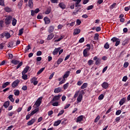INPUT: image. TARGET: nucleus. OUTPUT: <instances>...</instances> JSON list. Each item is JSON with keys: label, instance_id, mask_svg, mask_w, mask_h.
Masks as SVG:
<instances>
[{"label": "nucleus", "instance_id": "7c9ffc66", "mask_svg": "<svg viewBox=\"0 0 130 130\" xmlns=\"http://www.w3.org/2000/svg\"><path fill=\"white\" fill-rule=\"evenodd\" d=\"M87 49H85L84 50H83V56H84V57H87L88 56V52H87Z\"/></svg>", "mask_w": 130, "mask_h": 130}, {"label": "nucleus", "instance_id": "2eb2a0df", "mask_svg": "<svg viewBox=\"0 0 130 130\" xmlns=\"http://www.w3.org/2000/svg\"><path fill=\"white\" fill-rule=\"evenodd\" d=\"M58 7H59V8H60V9H62V10H64V9H66V8H67V6H66L63 3H60L58 4Z\"/></svg>", "mask_w": 130, "mask_h": 130}, {"label": "nucleus", "instance_id": "72a5a7b5", "mask_svg": "<svg viewBox=\"0 0 130 130\" xmlns=\"http://www.w3.org/2000/svg\"><path fill=\"white\" fill-rule=\"evenodd\" d=\"M20 62V61H18L17 60L13 59L11 61V63L13 64H15V66L17 64H18V63Z\"/></svg>", "mask_w": 130, "mask_h": 130}, {"label": "nucleus", "instance_id": "8fccbe9b", "mask_svg": "<svg viewBox=\"0 0 130 130\" xmlns=\"http://www.w3.org/2000/svg\"><path fill=\"white\" fill-rule=\"evenodd\" d=\"M110 46H109V44H108V43H106L105 44V45H104V48L105 49H108V48H109Z\"/></svg>", "mask_w": 130, "mask_h": 130}, {"label": "nucleus", "instance_id": "393cba45", "mask_svg": "<svg viewBox=\"0 0 130 130\" xmlns=\"http://www.w3.org/2000/svg\"><path fill=\"white\" fill-rule=\"evenodd\" d=\"M83 99V95L82 94H79L77 98V102L80 103L82 101Z\"/></svg>", "mask_w": 130, "mask_h": 130}, {"label": "nucleus", "instance_id": "c85d7f7f", "mask_svg": "<svg viewBox=\"0 0 130 130\" xmlns=\"http://www.w3.org/2000/svg\"><path fill=\"white\" fill-rule=\"evenodd\" d=\"M28 6L31 9H32V8H33V0H29L28 1Z\"/></svg>", "mask_w": 130, "mask_h": 130}, {"label": "nucleus", "instance_id": "5fc2aeb1", "mask_svg": "<svg viewBox=\"0 0 130 130\" xmlns=\"http://www.w3.org/2000/svg\"><path fill=\"white\" fill-rule=\"evenodd\" d=\"M63 39V37H62V36H61L59 39L55 40L54 42H59V41H60V40H61Z\"/></svg>", "mask_w": 130, "mask_h": 130}, {"label": "nucleus", "instance_id": "680f3d73", "mask_svg": "<svg viewBox=\"0 0 130 130\" xmlns=\"http://www.w3.org/2000/svg\"><path fill=\"white\" fill-rule=\"evenodd\" d=\"M79 93H80V91H76L74 98H77L78 97V95H79Z\"/></svg>", "mask_w": 130, "mask_h": 130}, {"label": "nucleus", "instance_id": "b1692460", "mask_svg": "<svg viewBox=\"0 0 130 130\" xmlns=\"http://www.w3.org/2000/svg\"><path fill=\"white\" fill-rule=\"evenodd\" d=\"M60 122H61V120H60L56 121L53 124L54 126H57L58 125H59V124H60Z\"/></svg>", "mask_w": 130, "mask_h": 130}, {"label": "nucleus", "instance_id": "1a4fd4ad", "mask_svg": "<svg viewBox=\"0 0 130 130\" xmlns=\"http://www.w3.org/2000/svg\"><path fill=\"white\" fill-rule=\"evenodd\" d=\"M102 88H103L104 89H107V88H108V87H109V84H108V82H104L102 84Z\"/></svg>", "mask_w": 130, "mask_h": 130}, {"label": "nucleus", "instance_id": "6e6d98bb", "mask_svg": "<svg viewBox=\"0 0 130 130\" xmlns=\"http://www.w3.org/2000/svg\"><path fill=\"white\" fill-rule=\"evenodd\" d=\"M99 119H100V116L98 115L95 118L94 122H95V123H96V122H98V120H99Z\"/></svg>", "mask_w": 130, "mask_h": 130}, {"label": "nucleus", "instance_id": "cd10ccee", "mask_svg": "<svg viewBox=\"0 0 130 130\" xmlns=\"http://www.w3.org/2000/svg\"><path fill=\"white\" fill-rule=\"evenodd\" d=\"M38 111H39V108L35 109L32 111H31V112L30 113L31 115H34V114H35V113H37V112H38Z\"/></svg>", "mask_w": 130, "mask_h": 130}, {"label": "nucleus", "instance_id": "09e8293b", "mask_svg": "<svg viewBox=\"0 0 130 130\" xmlns=\"http://www.w3.org/2000/svg\"><path fill=\"white\" fill-rule=\"evenodd\" d=\"M37 19H38L39 20H41L43 19V16L41 14H38Z\"/></svg>", "mask_w": 130, "mask_h": 130}, {"label": "nucleus", "instance_id": "49530a36", "mask_svg": "<svg viewBox=\"0 0 130 130\" xmlns=\"http://www.w3.org/2000/svg\"><path fill=\"white\" fill-rule=\"evenodd\" d=\"M0 6L2 7H5L6 5H5V0H0Z\"/></svg>", "mask_w": 130, "mask_h": 130}, {"label": "nucleus", "instance_id": "f03ea898", "mask_svg": "<svg viewBox=\"0 0 130 130\" xmlns=\"http://www.w3.org/2000/svg\"><path fill=\"white\" fill-rule=\"evenodd\" d=\"M111 40L113 43L116 42L115 46H118L119 44H120V39L116 37L112 38Z\"/></svg>", "mask_w": 130, "mask_h": 130}, {"label": "nucleus", "instance_id": "ea45409f", "mask_svg": "<svg viewBox=\"0 0 130 130\" xmlns=\"http://www.w3.org/2000/svg\"><path fill=\"white\" fill-rule=\"evenodd\" d=\"M5 37L7 39L11 38V34L9 32H5Z\"/></svg>", "mask_w": 130, "mask_h": 130}, {"label": "nucleus", "instance_id": "a211bd4d", "mask_svg": "<svg viewBox=\"0 0 130 130\" xmlns=\"http://www.w3.org/2000/svg\"><path fill=\"white\" fill-rule=\"evenodd\" d=\"M81 32V29L79 28H76L74 29V31L73 32V35H78Z\"/></svg>", "mask_w": 130, "mask_h": 130}, {"label": "nucleus", "instance_id": "79ce46f5", "mask_svg": "<svg viewBox=\"0 0 130 130\" xmlns=\"http://www.w3.org/2000/svg\"><path fill=\"white\" fill-rule=\"evenodd\" d=\"M94 8V5H90L87 7L86 10L89 11V10H93Z\"/></svg>", "mask_w": 130, "mask_h": 130}, {"label": "nucleus", "instance_id": "a19ab883", "mask_svg": "<svg viewBox=\"0 0 130 130\" xmlns=\"http://www.w3.org/2000/svg\"><path fill=\"white\" fill-rule=\"evenodd\" d=\"M44 70H45V68H42L40 70L38 71V72H37V75H40V74H41V73H42V72H43V71H44Z\"/></svg>", "mask_w": 130, "mask_h": 130}, {"label": "nucleus", "instance_id": "0e129e2a", "mask_svg": "<svg viewBox=\"0 0 130 130\" xmlns=\"http://www.w3.org/2000/svg\"><path fill=\"white\" fill-rule=\"evenodd\" d=\"M84 41H85V39L84 38H81L79 40V43H83V42H84Z\"/></svg>", "mask_w": 130, "mask_h": 130}, {"label": "nucleus", "instance_id": "e433bc0d", "mask_svg": "<svg viewBox=\"0 0 130 130\" xmlns=\"http://www.w3.org/2000/svg\"><path fill=\"white\" fill-rule=\"evenodd\" d=\"M31 49V47L30 46V45H28L25 48L24 50V53H27V52L28 50Z\"/></svg>", "mask_w": 130, "mask_h": 130}, {"label": "nucleus", "instance_id": "412c9836", "mask_svg": "<svg viewBox=\"0 0 130 130\" xmlns=\"http://www.w3.org/2000/svg\"><path fill=\"white\" fill-rule=\"evenodd\" d=\"M61 92V88L57 87L54 89V93H60Z\"/></svg>", "mask_w": 130, "mask_h": 130}, {"label": "nucleus", "instance_id": "0eeeda50", "mask_svg": "<svg viewBox=\"0 0 130 130\" xmlns=\"http://www.w3.org/2000/svg\"><path fill=\"white\" fill-rule=\"evenodd\" d=\"M37 80V78L35 77H33L32 79L30 80V83H33L34 86H36L37 84H38V81H36Z\"/></svg>", "mask_w": 130, "mask_h": 130}, {"label": "nucleus", "instance_id": "bb28decb", "mask_svg": "<svg viewBox=\"0 0 130 130\" xmlns=\"http://www.w3.org/2000/svg\"><path fill=\"white\" fill-rule=\"evenodd\" d=\"M51 12V8L49 7L47 9V10L45 11V15H49Z\"/></svg>", "mask_w": 130, "mask_h": 130}, {"label": "nucleus", "instance_id": "58836bf2", "mask_svg": "<svg viewBox=\"0 0 130 130\" xmlns=\"http://www.w3.org/2000/svg\"><path fill=\"white\" fill-rule=\"evenodd\" d=\"M62 61H63V58H59L57 61V64H60Z\"/></svg>", "mask_w": 130, "mask_h": 130}, {"label": "nucleus", "instance_id": "4c0bfd02", "mask_svg": "<svg viewBox=\"0 0 130 130\" xmlns=\"http://www.w3.org/2000/svg\"><path fill=\"white\" fill-rule=\"evenodd\" d=\"M8 98H9V100H10V101H11V102H15V100H14V98H13V95L10 94L8 96Z\"/></svg>", "mask_w": 130, "mask_h": 130}, {"label": "nucleus", "instance_id": "bf43d9fd", "mask_svg": "<svg viewBox=\"0 0 130 130\" xmlns=\"http://www.w3.org/2000/svg\"><path fill=\"white\" fill-rule=\"evenodd\" d=\"M75 24H76V22H75V21H73L71 23L67 24V26H71V27H73L75 25Z\"/></svg>", "mask_w": 130, "mask_h": 130}, {"label": "nucleus", "instance_id": "c03bdc74", "mask_svg": "<svg viewBox=\"0 0 130 130\" xmlns=\"http://www.w3.org/2000/svg\"><path fill=\"white\" fill-rule=\"evenodd\" d=\"M22 66H23V62L21 61L20 62L18 63V64L17 65V66L16 67V70H18V69L20 68V67H22Z\"/></svg>", "mask_w": 130, "mask_h": 130}, {"label": "nucleus", "instance_id": "4d7b16f0", "mask_svg": "<svg viewBox=\"0 0 130 130\" xmlns=\"http://www.w3.org/2000/svg\"><path fill=\"white\" fill-rule=\"evenodd\" d=\"M103 3V0H98L96 2V5L99 6V5H101Z\"/></svg>", "mask_w": 130, "mask_h": 130}, {"label": "nucleus", "instance_id": "052dcab7", "mask_svg": "<svg viewBox=\"0 0 130 130\" xmlns=\"http://www.w3.org/2000/svg\"><path fill=\"white\" fill-rule=\"evenodd\" d=\"M31 116H32V115H31V113L29 114H27L26 116V120H28V119H30V118L31 117Z\"/></svg>", "mask_w": 130, "mask_h": 130}, {"label": "nucleus", "instance_id": "13d9d810", "mask_svg": "<svg viewBox=\"0 0 130 130\" xmlns=\"http://www.w3.org/2000/svg\"><path fill=\"white\" fill-rule=\"evenodd\" d=\"M94 40H98V39L99 38V34H95L94 35Z\"/></svg>", "mask_w": 130, "mask_h": 130}, {"label": "nucleus", "instance_id": "de8ad7c7", "mask_svg": "<svg viewBox=\"0 0 130 130\" xmlns=\"http://www.w3.org/2000/svg\"><path fill=\"white\" fill-rule=\"evenodd\" d=\"M68 87H69V83H67L66 84H64L63 86V88L64 90H67L68 89Z\"/></svg>", "mask_w": 130, "mask_h": 130}, {"label": "nucleus", "instance_id": "f704fd0d", "mask_svg": "<svg viewBox=\"0 0 130 130\" xmlns=\"http://www.w3.org/2000/svg\"><path fill=\"white\" fill-rule=\"evenodd\" d=\"M16 24L17 20L15 18H13L12 22V24L13 25V26H16Z\"/></svg>", "mask_w": 130, "mask_h": 130}, {"label": "nucleus", "instance_id": "dca6fc26", "mask_svg": "<svg viewBox=\"0 0 130 130\" xmlns=\"http://www.w3.org/2000/svg\"><path fill=\"white\" fill-rule=\"evenodd\" d=\"M3 106L6 109L8 108V107H9V106H10V101H6L5 102H4V103L3 104Z\"/></svg>", "mask_w": 130, "mask_h": 130}, {"label": "nucleus", "instance_id": "4be33fe9", "mask_svg": "<svg viewBox=\"0 0 130 130\" xmlns=\"http://www.w3.org/2000/svg\"><path fill=\"white\" fill-rule=\"evenodd\" d=\"M71 74V71H67L65 74L63 76V79H66V78H68L70 74Z\"/></svg>", "mask_w": 130, "mask_h": 130}, {"label": "nucleus", "instance_id": "f257e3e1", "mask_svg": "<svg viewBox=\"0 0 130 130\" xmlns=\"http://www.w3.org/2000/svg\"><path fill=\"white\" fill-rule=\"evenodd\" d=\"M60 97H61L60 94L54 96L53 99L50 102V104H52V106H58V101L60 99Z\"/></svg>", "mask_w": 130, "mask_h": 130}, {"label": "nucleus", "instance_id": "20e7f679", "mask_svg": "<svg viewBox=\"0 0 130 130\" xmlns=\"http://www.w3.org/2000/svg\"><path fill=\"white\" fill-rule=\"evenodd\" d=\"M19 84H20V80H19V79H17L12 83L11 86L12 88H14V89H15L16 87H18V86H19Z\"/></svg>", "mask_w": 130, "mask_h": 130}, {"label": "nucleus", "instance_id": "c9c22d12", "mask_svg": "<svg viewBox=\"0 0 130 130\" xmlns=\"http://www.w3.org/2000/svg\"><path fill=\"white\" fill-rule=\"evenodd\" d=\"M12 46H14V42L11 41L8 43V47L11 48V47H12Z\"/></svg>", "mask_w": 130, "mask_h": 130}, {"label": "nucleus", "instance_id": "423d86ee", "mask_svg": "<svg viewBox=\"0 0 130 130\" xmlns=\"http://www.w3.org/2000/svg\"><path fill=\"white\" fill-rule=\"evenodd\" d=\"M93 60H95V64H96V66L101 63V59L98 58L97 56L93 57Z\"/></svg>", "mask_w": 130, "mask_h": 130}, {"label": "nucleus", "instance_id": "864d4df0", "mask_svg": "<svg viewBox=\"0 0 130 130\" xmlns=\"http://www.w3.org/2000/svg\"><path fill=\"white\" fill-rule=\"evenodd\" d=\"M63 113H64V110H62L59 112V113L57 115V116H60V115H62V114H63Z\"/></svg>", "mask_w": 130, "mask_h": 130}, {"label": "nucleus", "instance_id": "e2e57ef3", "mask_svg": "<svg viewBox=\"0 0 130 130\" xmlns=\"http://www.w3.org/2000/svg\"><path fill=\"white\" fill-rule=\"evenodd\" d=\"M85 89L84 90H81L80 91L79 95H82V96H83V95H85Z\"/></svg>", "mask_w": 130, "mask_h": 130}, {"label": "nucleus", "instance_id": "6ab92c4d", "mask_svg": "<svg viewBox=\"0 0 130 130\" xmlns=\"http://www.w3.org/2000/svg\"><path fill=\"white\" fill-rule=\"evenodd\" d=\"M53 37H54V34L52 32V33H51L50 34L48 37H47V40H51V39H52V38H53Z\"/></svg>", "mask_w": 130, "mask_h": 130}, {"label": "nucleus", "instance_id": "5701e85b", "mask_svg": "<svg viewBox=\"0 0 130 130\" xmlns=\"http://www.w3.org/2000/svg\"><path fill=\"white\" fill-rule=\"evenodd\" d=\"M9 85H10V82H5L4 83H3V85H2V88L3 89H5V88H7V87H8V86H9Z\"/></svg>", "mask_w": 130, "mask_h": 130}, {"label": "nucleus", "instance_id": "37998d69", "mask_svg": "<svg viewBox=\"0 0 130 130\" xmlns=\"http://www.w3.org/2000/svg\"><path fill=\"white\" fill-rule=\"evenodd\" d=\"M22 78L23 80H27L28 79V76L26 74H22Z\"/></svg>", "mask_w": 130, "mask_h": 130}, {"label": "nucleus", "instance_id": "f3484780", "mask_svg": "<svg viewBox=\"0 0 130 130\" xmlns=\"http://www.w3.org/2000/svg\"><path fill=\"white\" fill-rule=\"evenodd\" d=\"M83 118H84L83 115H80L77 117V119L76 120V122H81L82 120H83Z\"/></svg>", "mask_w": 130, "mask_h": 130}, {"label": "nucleus", "instance_id": "4468645a", "mask_svg": "<svg viewBox=\"0 0 130 130\" xmlns=\"http://www.w3.org/2000/svg\"><path fill=\"white\" fill-rule=\"evenodd\" d=\"M35 121H36V119L32 118L27 123V125H32V124H33Z\"/></svg>", "mask_w": 130, "mask_h": 130}, {"label": "nucleus", "instance_id": "f8f14e48", "mask_svg": "<svg viewBox=\"0 0 130 130\" xmlns=\"http://www.w3.org/2000/svg\"><path fill=\"white\" fill-rule=\"evenodd\" d=\"M61 48L59 47V48H56L54 51H53L52 53L53 54V55H56V54H57L58 53V52L59 51V50H60Z\"/></svg>", "mask_w": 130, "mask_h": 130}, {"label": "nucleus", "instance_id": "ddd939ff", "mask_svg": "<svg viewBox=\"0 0 130 130\" xmlns=\"http://www.w3.org/2000/svg\"><path fill=\"white\" fill-rule=\"evenodd\" d=\"M44 21L45 22V24H48L50 23V19L48 18L47 17H45L44 18Z\"/></svg>", "mask_w": 130, "mask_h": 130}, {"label": "nucleus", "instance_id": "9b49d317", "mask_svg": "<svg viewBox=\"0 0 130 130\" xmlns=\"http://www.w3.org/2000/svg\"><path fill=\"white\" fill-rule=\"evenodd\" d=\"M30 69V67L26 66L23 70V71L22 72V75H24L25 74H27L28 73V71H29Z\"/></svg>", "mask_w": 130, "mask_h": 130}, {"label": "nucleus", "instance_id": "c756f323", "mask_svg": "<svg viewBox=\"0 0 130 130\" xmlns=\"http://www.w3.org/2000/svg\"><path fill=\"white\" fill-rule=\"evenodd\" d=\"M87 87H88V84L87 83H84L80 88L81 89H86Z\"/></svg>", "mask_w": 130, "mask_h": 130}, {"label": "nucleus", "instance_id": "aec40b11", "mask_svg": "<svg viewBox=\"0 0 130 130\" xmlns=\"http://www.w3.org/2000/svg\"><path fill=\"white\" fill-rule=\"evenodd\" d=\"M48 31L49 33H52V31H54V26H53V25L50 26Z\"/></svg>", "mask_w": 130, "mask_h": 130}, {"label": "nucleus", "instance_id": "9d476101", "mask_svg": "<svg viewBox=\"0 0 130 130\" xmlns=\"http://www.w3.org/2000/svg\"><path fill=\"white\" fill-rule=\"evenodd\" d=\"M126 101V98H122L120 100L119 103L120 106H122V105L124 104V103H125Z\"/></svg>", "mask_w": 130, "mask_h": 130}, {"label": "nucleus", "instance_id": "39448f33", "mask_svg": "<svg viewBox=\"0 0 130 130\" xmlns=\"http://www.w3.org/2000/svg\"><path fill=\"white\" fill-rule=\"evenodd\" d=\"M12 22V16H9L5 19V24L6 25H10Z\"/></svg>", "mask_w": 130, "mask_h": 130}, {"label": "nucleus", "instance_id": "473e14b6", "mask_svg": "<svg viewBox=\"0 0 130 130\" xmlns=\"http://www.w3.org/2000/svg\"><path fill=\"white\" fill-rule=\"evenodd\" d=\"M4 20H0V30H2L3 28H4Z\"/></svg>", "mask_w": 130, "mask_h": 130}, {"label": "nucleus", "instance_id": "6e6552de", "mask_svg": "<svg viewBox=\"0 0 130 130\" xmlns=\"http://www.w3.org/2000/svg\"><path fill=\"white\" fill-rule=\"evenodd\" d=\"M81 3V0H78L77 2L75 3V7L76 8H79V7H80V8H79V10H82L83 9V6L81 5H79Z\"/></svg>", "mask_w": 130, "mask_h": 130}, {"label": "nucleus", "instance_id": "69168bd1", "mask_svg": "<svg viewBox=\"0 0 130 130\" xmlns=\"http://www.w3.org/2000/svg\"><path fill=\"white\" fill-rule=\"evenodd\" d=\"M115 7H116V3H114L110 7V9H114Z\"/></svg>", "mask_w": 130, "mask_h": 130}, {"label": "nucleus", "instance_id": "338daca9", "mask_svg": "<svg viewBox=\"0 0 130 130\" xmlns=\"http://www.w3.org/2000/svg\"><path fill=\"white\" fill-rule=\"evenodd\" d=\"M128 62H125L123 64V67L126 68L127 67H128Z\"/></svg>", "mask_w": 130, "mask_h": 130}, {"label": "nucleus", "instance_id": "774afa93", "mask_svg": "<svg viewBox=\"0 0 130 130\" xmlns=\"http://www.w3.org/2000/svg\"><path fill=\"white\" fill-rule=\"evenodd\" d=\"M83 84V81H78L77 85L78 86H81V85Z\"/></svg>", "mask_w": 130, "mask_h": 130}, {"label": "nucleus", "instance_id": "a18cd8bd", "mask_svg": "<svg viewBox=\"0 0 130 130\" xmlns=\"http://www.w3.org/2000/svg\"><path fill=\"white\" fill-rule=\"evenodd\" d=\"M23 31H24V28H23L19 29V34H18V35H19V36H21V35H23Z\"/></svg>", "mask_w": 130, "mask_h": 130}, {"label": "nucleus", "instance_id": "7ed1b4c3", "mask_svg": "<svg viewBox=\"0 0 130 130\" xmlns=\"http://www.w3.org/2000/svg\"><path fill=\"white\" fill-rule=\"evenodd\" d=\"M42 99H43V97L42 96L39 98L36 101L35 104V105H36V106H37V107H39V106L41 105V103L42 102Z\"/></svg>", "mask_w": 130, "mask_h": 130}, {"label": "nucleus", "instance_id": "a878e982", "mask_svg": "<svg viewBox=\"0 0 130 130\" xmlns=\"http://www.w3.org/2000/svg\"><path fill=\"white\" fill-rule=\"evenodd\" d=\"M4 10L7 13H11L12 11V9L10 8L9 7H6L4 8Z\"/></svg>", "mask_w": 130, "mask_h": 130}, {"label": "nucleus", "instance_id": "3c124183", "mask_svg": "<svg viewBox=\"0 0 130 130\" xmlns=\"http://www.w3.org/2000/svg\"><path fill=\"white\" fill-rule=\"evenodd\" d=\"M104 98V94H101L99 96V100H103Z\"/></svg>", "mask_w": 130, "mask_h": 130}, {"label": "nucleus", "instance_id": "2f4dec72", "mask_svg": "<svg viewBox=\"0 0 130 130\" xmlns=\"http://www.w3.org/2000/svg\"><path fill=\"white\" fill-rule=\"evenodd\" d=\"M23 5V1L21 0L18 4L17 7L18 9H21L22 8V6Z\"/></svg>", "mask_w": 130, "mask_h": 130}, {"label": "nucleus", "instance_id": "603ef678", "mask_svg": "<svg viewBox=\"0 0 130 130\" xmlns=\"http://www.w3.org/2000/svg\"><path fill=\"white\" fill-rule=\"evenodd\" d=\"M14 95H15V96H19V95H20V91L19 90H16L14 92Z\"/></svg>", "mask_w": 130, "mask_h": 130}]
</instances>
